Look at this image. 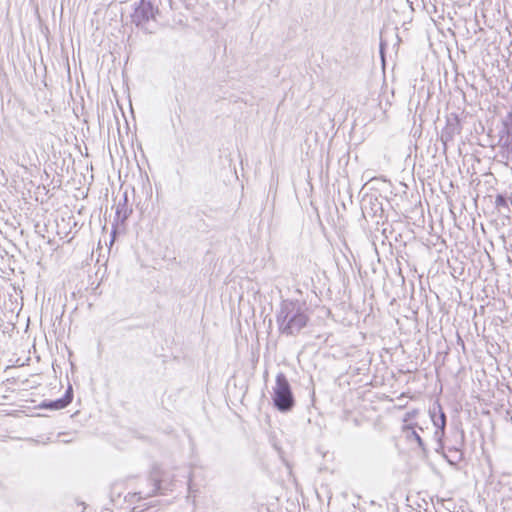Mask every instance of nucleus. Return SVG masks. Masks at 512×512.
<instances>
[{
  "mask_svg": "<svg viewBox=\"0 0 512 512\" xmlns=\"http://www.w3.org/2000/svg\"><path fill=\"white\" fill-rule=\"evenodd\" d=\"M309 317L298 301L283 300L276 313V323L281 334L297 335L307 326Z\"/></svg>",
  "mask_w": 512,
  "mask_h": 512,
  "instance_id": "nucleus-1",
  "label": "nucleus"
},
{
  "mask_svg": "<svg viewBox=\"0 0 512 512\" xmlns=\"http://www.w3.org/2000/svg\"><path fill=\"white\" fill-rule=\"evenodd\" d=\"M429 413L433 425L436 428L434 432V438L437 442L435 452L441 454L451 466H456L463 460L464 454L462 449H457L455 447H449V449H446V445L443 439L446 427L445 413L442 411V408L439 404L434 405L433 408L429 410Z\"/></svg>",
  "mask_w": 512,
  "mask_h": 512,
  "instance_id": "nucleus-2",
  "label": "nucleus"
},
{
  "mask_svg": "<svg viewBox=\"0 0 512 512\" xmlns=\"http://www.w3.org/2000/svg\"><path fill=\"white\" fill-rule=\"evenodd\" d=\"M272 401L275 409L281 413H288L295 407L296 401L292 387L283 372L276 375Z\"/></svg>",
  "mask_w": 512,
  "mask_h": 512,
  "instance_id": "nucleus-3",
  "label": "nucleus"
},
{
  "mask_svg": "<svg viewBox=\"0 0 512 512\" xmlns=\"http://www.w3.org/2000/svg\"><path fill=\"white\" fill-rule=\"evenodd\" d=\"M134 5V11L131 15L132 23L145 33H154L156 27L153 23L156 22L155 17L156 14L159 13L158 7H155L154 4L148 0H139V2Z\"/></svg>",
  "mask_w": 512,
  "mask_h": 512,
  "instance_id": "nucleus-4",
  "label": "nucleus"
},
{
  "mask_svg": "<svg viewBox=\"0 0 512 512\" xmlns=\"http://www.w3.org/2000/svg\"><path fill=\"white\" fill-rule=\"evenodd\" d=\"M132 211V208L128 206V195L127 192H125L123 194V199L119 201L116 207L115 223H113L111 231L110 245H112L115 241L117 235V224L120 223L124 225L126 220L130 217Z\"/></svg>",
  "mask_w": 512,
  "mask_h": 512,
  "instance_id": "nucleus-5",
  "label": "nucleus"
},
{
  "mask_svg": "<svg viewBox=\"0 0 512 512\" xmlns=\"http://www.w3.org/2000/svg\"><path fill=\"white\" fill-rule=\"evenodd\" d=\"M462 126L460 123V119L456 114H451L447 117L446 125L442 129L440 134V141L442 142L444 148L447 147V144L454 140V137L461 133Z\"/></svg>",
  "mask_w": 512,
  "mask_h": 512,
  "instance_id": "nucleus-6",
  "label": "nucleus"
},
{
  "mask_svg": "<svg viewBox=\"0 0 512 512\" xmlns=\"http://www.w3.org/2000/svg\"><path fill=\"white\" fill-rule=\"evenodd\" d=\"M150 480L152 482V489L148 492L139 491L137 493H134L133 497L138 496V500H141L152 497L156 494H165L166 491L171 490V488L169 487L170 483H167L164 478L159 479L157 472H153L151 474Z\"/></svg>",
  "mask_w": 512,
  "mask_h": 512,
  "instance_id": "nucleus-7",
  "label": "nucleus"
},
{
  "mask_svg": "<svg viewBox=\"0 0 512 512\" xmlns=\"http://www.w3.org/2000/svg\"><path fill=\"white\" fill-rule=\"evenodd\" d=\"M362 212L372 217L381 216L383 213L381 199L375 195H366L362 200Z\"/></svg>",
  "mask_w": 512,
  "mask_h": 512,
  "instance_id": "nucleus-8",
  "label": "nucleus"
},
{
  "mask_svg": "<svg viewBox=\"0 0 512 512\" xmlns=\"http://www.w3.org/2000/svg\"><path fill=\"white\" fill-rule=\"evenodd\" d=\"M73 400V389L71 386L68 387L65 394L55 400H44L40 404V408L49 410H61L66 408Z\"/></svg>",
  "mask_w": 512,
  "mask_h": 512,
  "instance_id": "nucleus-9",
  "label": "nucleus"
},
{
  "mask_svg": "<svg viewBox=\"0 0 512 512\" xmlns=\"http://www.w3.org/2000/svg\"><path fill=\"white\" fill-rule=\"evenodd\" d=\"M446 449L449 447H455L457 449H463L465 444V432L462 429H455L451 432L450 437L444 441Z\"/></svg>",
  "mask_w": 512,
  "mask_h": 512,
  "instance_id": "nucleus-10",
  "label": "nucleus"
},
{
  "mask_svg": "<svg viewBox=\"0 0 512 512\" xmlns=\"http://www.w3.org/2000/svg\"><path fill=\"white\" fill-rule=\"evenodd\" d=\"M403 431L406 433V437H407L408 440L416 441L418 447L423 452H426L425 443H424L423 439L421 438V436L419 435V433L415 430L414 426H412V425H405L403 427Z\"/></svg>",
  "mask_w": 512,
  "mask_h": 512,
  "instance_id": "nucleus-11",
  "label": "nucleus"
},
{
  "mask_svg": "<svg viewBox=\"0 0 512 512\" xmlns=\"http://www.w3.org/2000/svg\"><path fill=\"white\" fill-rule=\"evenodd\" d=\"M499 142L503 147H512V124L504 122Z\"/></svg>",
  "mask_w": 512,
  "mask_h": 512,
  "instance_id": "nucleus-12",
  "label": "nucleus"
},
{
  "mask_svg": "<svg viewBox=\"0 0 512 512\" xmlns=\"http://www.w3.org/2000/svg\"><path fill=\"white\" fill-rule=\"evenodd\" d=\"M509 201L512 203V200L503 194H498L495 199L496 208L499 212L505 213L510 212L509 209Z\"/></svg>",
  "mask_w": 512,
  "mask_h": 512,
  "instance_id": "nucleus-13",
  "label": "nucleus"
},
{
  "mask_svg": "<svg viewBox=\"0 0 512 512\" xmlns=\"http://www.w3.org/2000/svg\"><path fill=\"white\" fill-rule=\"evenodd\" d=\"M502 150L500 152L501 156L507 161H512V147H503L501 146Z\"/></svg>",
  "mask_w": 512,
  "mask_h": 512,
  "instance_id": "nucleus-14",
  "label": "nucleus"
},
{
  "mask_svg": "<svg viewBox=\"0 0 512 512\" xmlns=\"http://www.w3.org/2000/svg\"><path fill=\"white\" fill-rule=\"evenodd\" d=\"M412 11L415 10L414 4H418V0H406Z\"/></svg>",
  "mask_w": 512,
  "mask_h": 512,
  "instance_id": "nucleus-15",
  "label": "nucleus"
},
{
  "mask_svg": "<svg viewBox=\"0 0 512 512\" xmlns=\"http://www.w3.org/2000/svg\"><path fill=\"white\" fill-rule=\"evenodd\" d=\"M414 413H415V411H414V412H411V413H410V412L406 413V415H405V417H404V420H403V421H404V422H407L408 420H410V419H411V417L414 415Z\"/></svg>",
  "mask_w": 512,
  "mask_h": 512,
  "instance_id": "nucleus-16",
  "label": "nucleus"
},
{
  "mask_svg": "<svg viewBox=\"0 0 512 512\" xmlns=\"http://www.w3.org/2000/svg\"><path fill=\"white\" fill-rule=\"evenodd\" d=\"M383 50H384V43L383 41L381 40L380 42V53L383 54Z\"/></svg>",
  "mask_w": 512,
  "mask_h": 512,
  "instance_id": "nucleus-17",
  "label": "nucleus"
}]
</instances>
